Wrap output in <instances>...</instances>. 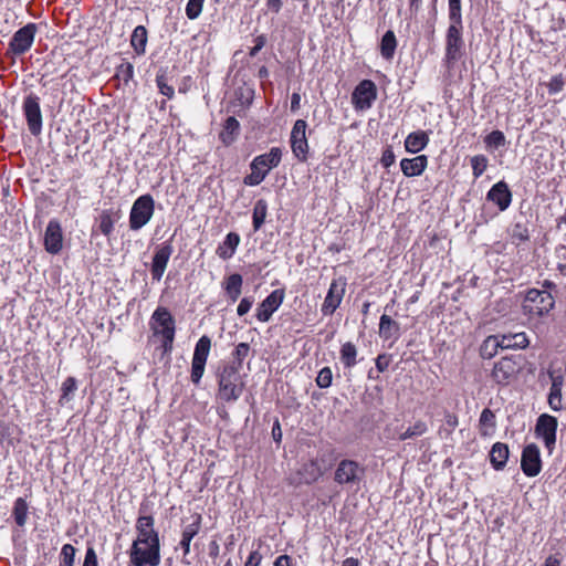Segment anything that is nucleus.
Segmentation results:
<instances>
[{
  "mask_svg": "<svg viewBox=\"0 0 566 566\" xmlns=\"http://www.w3.org/2000/svg\"><path fill=\"white\" fill-rule=\"evenodd\" d=\"M357 348L356 346L347 342L343 344L340 348V360L346 368H352L357 364Z\"/></svg>",
  "mask_w": 566,
  "mask_h": 566,
  "instance_id": "e433bc0d",
  "label": "nucleus"
},
{
  "mask_svg": "<svg viewBox=\"0 0 566 566\" xmlns=\"http://www.w3.org/2000/svg\"><path fill=\"white\" fill-rule=\"evenodd\" d=\"M76 389H77L76 379L74 377H67L63 381L62 387H61L62 395L60 398V403L70 401L72 399V395L75 392Z\"/></svg>",
  "mask_w": 566,
  "mask_h": 566,
  "instance_id": "79ce46f5",
  "label": "nucleus"
},
{
  "mask_svg": "<svg viewBox=\"0 0 566 566\" xmlns=\"http://www.w3.org/2000/svg\"><path fill=\"white\" fill-rule=\"evenodd\" d=\"M252 304H253V300L248 298V297L242 298L237 308L238 315L239 316L245 315L251 310Z\"/></svg>",
  "mask_w": 566,
  "mask_h": 566,
  "instance_id": "bf43d9fd",
  "label": "nucleus"
},
{
  "mask_svg": "<svg viewBox=\"0 0 566 566\" xmlns=\"http://www.w3.org/2000/svg\"><path fill=\"white\" fill-rule=\"evenodd\" d=\"M76 549L71 544H64L60 553V564L74 566Z\"/></svg>",
  "mask_w": 566,
  "mask_h": 566,
  "instance_id": "37998d69",
  "label": "nucleus"
},
{
  "mask_svg": "<svg viewBox=\"0 0 566 566\" xmlns=\"http://www.w3.org/2000/svg\"><path fill=\"white\" fill-rule=\"evenodd\" d=\"M203 2H205V0H189L188 1L187 6H186V15L188 17V19L195 20L200 15V13L202 11Z\"/></svg>",
  "mask_w": 566,
  "mask_h": 566,
  "instance_id": "49530a36",
  "label": "nucleus"
},
{
  "mask_svg": "<svg viewBox=\"0 0 566 566\" xmlns=\"http://www.w3.org/2000/svg\"><path fill=\"white\" fill-rule=\"evenodd\" d=\"M155 211V200L150 195L138 197L129 212V228L133 231L140 230L151 219Z\"/></svg>",
  "mask_w": 566,
  "mask_h": 566,
  "instance_id": "6e6552de",
  "label": "nucleus"
},
{
  "mask_svg": "<svg viewBox=\"0 0 566 566\" xmlns=\"http://www.w3.org/2000/svg\"><path fill=\"white\" fill-rule=\"evenodd\" d=\"M449 21H462L461 0H448Z\"/></svg>",
  "mask_w": 566,
  "mask_h": 566,
  "instance_id": "3c124183",
  "label": "nucleus"
},
{
  "mask_svg": "<svg viewBox=\"0 0 566 566\" xmlns=\"http://www.w3.org/2000/svg\"><path fill=\"white\" fill-rule=\"evenodd\" d=\"M523 368V357L521 355L504 356L494 363L491 377L501 386L509 385Z\"/></svg>",
  "mask_w": 566,
  "mask_h": 566,
  "instance_id": "423d86ee",
  "label": "nucleus"
},
{
  "mask_svg": "<svg viewBox=\"0 0 566 566\" xmlns=\"http://www.w3.org/2000/svg\"><path fill=\"white\" fill-rule=\"evenodd\" d=\"M266 6L270 11L279 13L282 8V0H268Z\"/></svg>",
  "mask_w": 566,
  "mask_h": 566,
  "instance_id": "338daca9",
  "label": "nucleus"
},
{
  "mask_svg": "<svg viewBox=\"0 0 566 566\" xmlns=\"http://www.w3.org/2000/svg\"><path fill=\"white\" fill-rule=\"evenodd\" d=\"M23 114L28 124V128L33 136H39L42 132V113L40 107V97L34 93H30L23 99Z\"/></svg>",
  "mask_w": 566,
  "mask_h": 566,
  "instance_id": "9d476101",
  "label": "nucleus"
},
{
  "mask_svg": "<svg viewBox=\"0 0 566 566\" xmlns=\"http://www.w3.org/2000/svg\"><path fill=\"white\" fill-rule=\"evenodd\" d=\"M282 159V150L279 147H272L269 153L259 155L250 164L251 174L243 178L247 186L260 185L271 169L277 167Z\"/></svg>",
  "mask_w": 566,
  "mask_h": 566,
  "instance_id": "20e7f679",
  "label": "nucleus"
},
{
  "mask_svg": "<svg viewBox=\"0 0 566 566\" xmlns=\"http://www.w3.org/2000/svg\"><path fill=\"white\" fill-rule=\"evenodd\" d=\"M254 43H255L254 46L250 51L251 56L256 55L258 52L262 50V48L266 43V38L264 35H259L255 38Z\"/></svg>",
  "mask_w": 566,
  "mask_h": 566,
  "instance_id": "680f3d73",
  "label": "nucleus"
},
{
  "mask_svg": "<svg viewBox=\"0 0 566 566\" xmlns=\"http://www.w3.org/2000/svg\"><path fill=\"white\" fill-rule=\"evenodd\" d=\"M326 471L317 459L304 463L294 474L290 475L289 482L292 485L311 484L317 481Z\"/></svg>",
  "mask_w": 566,
  "mask_h": 566,
  "instance_id": "f8f14e48",
  "label": "nucleus"
},
{
  "mask_svg": "<svg viewBox=\"0 0 566 566\" xmlns=\"http://www.w3.org/2000/svg\"><path fill=\"white\" fill-rule=\"evenodd\" d=\"M38 27L35 23H28L14 32L9 43V51L14 55L24 54L33 44Z\"/></svg>",
  "mask_w": 566,
  "mask_h": 566,
  "instance_id": "9b49d317",
  "label": "nucleus"
},
{
  "mask_svg": "<svg viewBox=\"0 0 566 566\" xmlns=\"http://www.w3.org/2000/svg\"><path fill=\"white\" fill-rule=\"evenodd\" d=\"M284 298L283 290H275L268 295L256 308V318L260 322H268L272 314L280 307Z\"/></svg>",
  "mask_w": 566,
  "mask_h": 566,
  "instance_id": "6ab92c4d",
  "label": "nucleus"
},
{
  "mask_svg": "<svg viewBox=\"0 0 566 566\" xmlns=\"http://www.w3.org/2000/svg\"><path fill=\"white\" fill-rule=\"evenodd\" d=\"M242 283V276L238 273L228 276L224 289L232 302H235L239 298L241 294Z\"/></svg>",
  "mask_w": 566,
  "mask_h": 566,
  "instance_id": "72a5a7b5",
  "label": "nucleus"
},
{
  "mask_svg": "<svg viewBox=\"0 0 566 566\" xmlns=\"http://www.w3.org/2000/svg\"><path fill=\"white\" fill-rule=\"evenodd\" d=\"M149 327L154 336L161 337L163 354L169 355L172 352L176 335V321L169 310L158 306L151 314Z\"/></svg>",
  "mask_w": 566,
  "mask_h": 566,
  "instance_id": "f257e3e1",
  "label": "nucleus"
},
{
  "mask_svg": "<svg viewBox=\"0 0 566 566\" xmlns=\"http://www.w3.org/2000/svg\"><path fill=\"white\" fill-rule=\"evenodd\" d=\"M268 213V203L264 199H259L253 208V229L254 231L260 230L263 226Z\"/></svg>",
  "mask_w": 566,
  "mask_h": 566,
  "instance_id": "4c0bfd02",
  "label": "nucleus"
},
{
  "mask_svg": "<svg viewBox=\"0 0 566 566\" xmlns=\"http://www.w3.org/2000/svg\"><path fill=\"white\" fill-rule=\"evenodd\" d=\"M555 306L551 292L530 289L522 301V313L528 321H535L549 314Z\"/></svg>",
  "mask_w": 566,
  "mask_h": 566,
  "instance_id": "7ed1b4c3",
  "label": "nucleus"
},
{
  "mask_svg": "<svg viewBox=\"0 0 566 566\" xmlns=\"http://www.w3.org/2000/svg\"><path fill=\"white\" fill-rule=\"evenodd\" d=\"M502 349H524L530 345V339L524 332L500 335Z\"/></svg>",
  "mask_w": 566,
  "mask_h": 566,
  "instance_id": "393cba45",
  "label": "nucleus"
},
{
  "mask_svg": "<svg viewBox=\"0 0 566 566\" xmlns=\"http://www.w3.org/2000/svg\"><path fill=\"white\" fill-rule=\"evenodd\" d=\"M428 166V157L426 155H419L413 158H403L400 161V168L406 177L420 176Z\"/></svg>",
  "mask_w": 566,
  "mask_h": 566,
  "instance_id": "b1692460",
  "label": "nucleus"
},
{
  "mask_svg": "<svg viewBox=\"0 0 566 566\" xmlns=\"http://www.w3.org/2000/svg\"><path fill=\"white\" fill-rule=\"evenodd\" d=\"M154 517L140 515L136 521L137 538L134 542L146 544V541L159 542L158 532L154 528Z\"/></svg>",
  "mask_w": 566,
  "mask_h": 566,
  "instance_id": "412c9836",
  "label": "nucleus"
},
{
  "mask_svg": "<svg viewBox=\"0 0 566 566\" xmlns=\"http://www.w3.org/2000/svg\"><path fill=\"white\" fill-rule=\"evenodd\" d=\"M201 521L202 517L200 514H196L193 516V522L186 525L181 533V539L179 542V547L182 549L184 556H182V564L190 565L191 562L187 559V556L190 553V543L193 539V537L199 533L201 527Z\"/></svg>",
  "mask_w": 566,
  "mask_h": 566,
  "instance_id": "aec40b11",
  "label": "nucleus"
},
{
  "mask_svg": "<svg viewBox=\"0 0 566 566\" xmlns=\"http://www.w3.org/2000/svg\"><path fill=\"white\" fill-rule=\"evenodd\" d=\"M82 566H97V556L94 548L88 547Z\"/></svg>",
  "mask_w": 566,
  "mask_h": 566,
  "instance_id": "052dcab7",
  "label": "nucleus"
},
{
  "mask_svg": "<svg viewBox=\"0 0 566 566\" xmlns=\"http://www.w3.org/2000/svg\"><path fill=\"white\" fill-rule=\"evenodd\" d=\"M240 130V123L233 116H230L226 119L223 128L219 135L220 140L226 145H231Z\"/></svg>",
  "mask_w": 566,
  "mask_h": 566,
  "instance_id": "7c9ffc66",
  "label": "nucleus"
},
{
  "mask_svg": "<svg viewBox=\"0 0 566 566\" xmlns=\"http://www.w3.org/2000/svg\"><path fill=\"white\" fill-rule=\"evenodd\" d=\"M486 199L495 203L501 211L506 210L512 201V192L505 181L496 182L486 193Z\"/></svg>",
  "mask_w": 566,
  "mask_h": 566,
  "instance_id": "4be33fe9",
  "label": "nucleus"
},
{
  "mask_svg": "<svg viewBox=\"0 0 566 566\" xmlns=\"http://www.w3.org/2000/svg\"><path fill=\"white\" fill-rule=\"evenodd\" d=\"M210 348V337L207 335L201 336L195 346L192 359L207 363Z\"/></svg>",
  "mask_w": 566,
  "mask_h": 566,
  "instance_id": "c9c22d12",
  "label": "nucleus"
},
{
  "mask_svg": "<svg viewBox=\"0 0 566 566\" xmlns=\"http://www.w3.org/2000/svg\"><path fill=\"white\" fill-rule=\"evenodd\" d=\"M484 143L488 147L500 148L505 145V136L501 130H493L484 138Z\"/></svg>",
  "mask_w": 566,
  "mask_h": 566,
  "instance_id": "a18cd8bd",
  "label": "nucleus"
},
{
  "mask_svg": "<svg viewBox=\"0 0 566 566\" xmlns=\"http://www.w3.org/2000/svg\"><path fill=\"white\" fill-rule=\"evenodd\" d=\"M474 179L480 178L488 168L489 160L484 155H475L470 159Z\"/></svg>",
  "mask_w": 566,
  "mask_h": 566,
  "instance_id": "a19ab883",
  "label": "nucleus"
},
{
  "mask_svg": "<svg viewBox=\"0 0 566 566\" xmlns=\"http://www.w3.org/2000/svg\"><path fill=\"white\" fill-rule=\"evenodd\" d=\"M156 83L159 92L165 95L167 98L171 99L175 95V90L171 85L168 84L167 78L164 74H158L156 76Z\"/></svg>",
  "mask_w": 566,
  "mask_h": 566,
  "instance_id": "de8ad7c7",
  "label": "nucleus"
},
{
  "mask_svg": "<svg viewBox=\"0 0 566 566\" xmlns=\"http://www.w3.org/2000/svg\"><path fill=\"white\" fill-rule=\"evenodd\" d=\"M218 395L226 402L237 401L244 389V381L240 375L239 366L228 364L218 375Z\"/></svg>",
  "mask_w": 566,
  "mask_h": 566,
  "instance_id": "f03ea898",
  "label": "nucleus"
},
{
  "mask_svg": "<svg viewBox=\"0 0 566 566\" xmlns=\"http://www.w3.org/2000/svg\"><path fill=\"white\" fill-rule=\"evenodd\" d=\"M562 397H548V405L554 411L563 409Z\"/></svg>",
  "mask_w": 566,
  "mask_h": 566,
  "instance_id": "0e129e2a",
  "label": "nucleus"
},
{
  "mask_svg": "<svg viewBox=\"0 0 566 566\" xmlns=\"http://www.w3.org/2000/svg\"><path fill=\"white\" fill-rule=\"evenodd\" d=\"M206 363L192 359L191 361V381L198 385L203 376Z\"/></svg>",
  "mask_w": 566,
  "mask_h": 566,
  "instance_id": "864d4df0",
  "label": "nucleus"
},
{
  "mask_svg": "<svg viewBox=\"0 0 566 566\" xmlns=\"http://www.w3.org/2000/svg\"><path fill=\"white\" fill-rule=\"evenodd\" d=\"M510 450L507 444L502 442H496L493 444L490 451V462L495 470L504 469L507 459H509Z\"/></svg>",
  "mask_w": 566,
  "mask_h": 566,
  "instance_id": "bb28decb",
  "label": "nucleus"
},
{
  "mask_svg": "<svg viewBox=\"0 0 566 566\" xmlns=\"http://www.w3.org/2000/svg\"><path fill=\"white\" fill-rule=\"evenodd\" d=\"M377 97L376 85L370 80L361 81L352 94V102L356 109L364 111L371 107Z\"/></svg>",
  "mask_w": 566,
  "mask_h": 566,
  "instance_id": "2eb2a0df",
  "label": "nucleus"
},
{
  "mask_svg": "<svg viewBox=\"0 0 566 566\" xmlns=\"http://www.w3.org/2000/svg\"><path fill=\"white\" fill-rule=\"evenodd\" d=\"M261 559V554L258 551H253L250 553L244 566H259Z\"/></svg>",
  "mask_w": 566,
  "mask_h": 566,
  "instance_id": "e2e57ef3",
  "label": "nucleus"
},
{
  "mask_svg": "<svg viewBox=\"0 0 566 566\" xmlns=\"http://www.w3.org/2000/svg\"><path fill=\"white\" fill-rule=\"evenodd\" d=\"M346 285L347 283L344 277H338L332 281L321 308L323 315H332L337 310L345 295Z\"/></svg>",
  "mask_w": 566,
  "mask_h": 566,
  "instance_id": "4468645a",
  "label": "nucleus"
},
{
  "mask_svg": "<svg viewBox=\"0 0 566 566\" xmlns=\"http://www.w3.org/2000/svg\"><path fill=\"white\" fill-rule=\"evenodd\" d=\"M129 560L134 566H158L160 564V542L146 541V544L133 542Z\"/></svg>",
  "mask_w": 566,
  "mask_h": 566,
  "instance_id": "0eeeda50",
  "label": "nucleus"
},
{
  "mask_svg": "<svg viewBox=\"0 0 566 566\" xmlns=\"http://www.w3.org/2000/svg\"><path fill=\"white\" fill-rule=\"evenodd\" d=\"M459 420L457 415L452 412H446L444 415V426L440 429V433L444 432L446 436H450L452 431L458 427Z\"/></svg>",
  "mask_w": 566,
  "mask_h": 566,
  "instance_id": "8fccbe9b",
  "label": "nucleus"
},
{
  "mask_svg": "<svg viewBox=\"0 0 566 566\" xmlns=\"http://www.w3.org/2000/svg\"><path fill=\"white\" fill-rule=\"evenodd\" d=\"M147 43V30L144 25H138L133 31L130 36V44L134 48L137 54H143L145 52Z\"/></svg>",
  "mask_w": 566,
  "mask_h": 566,
  "instance_id": "f704fd0d",
  "label": "nucleus"
},
{
  "mask_svg": "<svg viewBox=\"0 0 566 566\" xmlns=\"http://www.w3.org/2000/svg\"><path fill=\"white\" fill-rule=\"evenodd\" d=\"M239 243H240L239 234L235 232H230L227 234L224 241L221 244H219V247L217 249V254L222 260H228L233 256Z\"/></svg>",
  "mask_w": 566,
  "mask_h": 566,
  "instance_id": "c756f323",
  "label": "nucleus"
},
{
  "mask_svg": "<svg viewBox=\"0 0 566 566\" xmlns=\"http://www.w3.org/2000/svg\"><path fill=\"white\" fill-rule=\"evenodd\" d=\"M400 335V326L394 321L390 316L384 314L379 321V336L380 338L388 339H397Z\"/></svg>",
  "mask_w": 566,
  "mask_h": 566,
  "instance_id": "cd10ccee",
  "label": "nucleus"
},
{
  "mask_svg": "<svg viewBox=\"0 0 566 566\" xmlns=\"http://www.w3.org/2000/svg\"><path fill=\"white\" fill-rule=\"evenodd\" d=\"M557 419L549 415H541L535 426V433L543 438L545 447L553 451L556 442Z\"/></svg>",
  "mask_w": 566,
  "mask_h": 566,
  "instance_id": "dca6fc26",
  "label": "nucleus"
},
{
  "mask_svg": "<svg viewBox=\"0 0 566 566\" xmlns=\"http://www.w3.org/2000/svg\"><path fill=\"white\" fill-rule=\"evenodd\" d=\"M62 229L57 221L51 220L46 227L44 234L45 250L52 254H56L62 249Z\"/></svg>",
  "mask_w": 566,
  "mask_h": 566,
  "instance_id": "5701e85b",
  "label": "nucleus"
},
{
  "mask_svg": "<svg viewBox=\"0 0 566 566\" xmlns=\"http://www.w3.org/2000/svg\"><path fill=\"white\" fill-rule=\"evenodd\" d=\"M521 468L525 475L536 476L542 470L539 449L532 443L523 449L521 458Z\"/></svg>",
  "mask_w": 566,
  "mask_h": 566,
  "instance_id": "f3484780",
  "label": "nucleus"
},
{
  "mask_svg": "<svg viewBox=\"0 0 566 566\" xmlns=\"http://www.w3.org/2000/svg\"><path fill=\"white\" fill-rule=\"evenodd\" d=\"M396 160V156L391 149V147H387L384 151H382V155H381V158H380V163L381 165L385 167V168H388L390 167L391 165H394Z\"/></svg>",
  "mask_w": 566,
  "mask_h": 566,
  "instance_id": "4d7b16f0",
  "label": "nucleus"
},
{
  "mask_svg": "<svg viewBox=\"0 0 566 566\" xmlns=\"http://www.w3.org/2000/svg\"><path fill=\"white\" fill-rule=\"evenodd\" d=\"M563 86H564V81H563L562 75L553 76L551 78L549 83L547 84L548 92L551 94H556V93L560 92L563 90Z\"/></svg>",
  "mask_w": 566,
  "mask_h": 566,
  "instance_id": "6e6d98bb",
  "label": "nucleus"
},
{
  "mask_svg": "<svg viewBox=\"0 0 566 566\" xmlns=\"http://www.w3.org/2000/svg\"><path fill=\"white\" fill-rule=\"evenodd\" d=\"M379 49H380V54L385 60H387V61L392 60L396 49H397V39H396L394 31L388 30L382 35Z\"/></svg>",
  "mask_w": 566,
  "mask_h": 566,
  "instance_id": "2f4dec72",
  "label": "nucleus"
},
{
  "mask_svg": "<svg viewBox=\"0 0 566 566\" xmlns=\"http://www.w3.org/2000/svg\"><path fill=\"white\" fill-rule=\"evenodd\" d=\"M28 503L24 499L18 497L14 501L12 515L18 526L23 527L28 520Z\"/></svg>",
  "mask_w": 566,
  "mask_h": 566,
  "instance_id": "58836bf2",
  "label": "nucleus"
},
{
  "mask_svg": "<svg viewBox=\"0 0 566 566\" xmlns=\"http://www.w3.org/2000/svg\"><path fill=\"white\" fill-rule=\"evenodd\" d=\"M307 124L304 119H297L291 132V148L294 156L302 163L307 160L308 143L306 139Z\"/></svg>",
  "mask_w": 566,
  "mask_h": 566,
  "instance_id": "ddd939ff",
  "label": "nucleus"
},
{
  "mask_svg": "<svg viewBox=\"0 0 566 566\" xmlns=\"http://www.w3.org/2000/svg\"><path fill=\"white\" fill-rule=\"evenodd\" d=\"M499 348H502L500 335L488 336L481 345L480 355L484 359H491L497 354Z\"/></svg>",
  "mask_w": 566,
  "mask_h": 566,
  "instance_id": "473e14b6",
  "label": "nucleus"
},
{
  "mask_svg": "<svg viewBox=\"0 0 566 566\" xmlns=\"http://www.w3.org/2000/svg\"><path fill=\"white\" fill-rule=\"evenodd\" d=\"M548 375H549V378L552 380V386L553 387H557V388H562L563 387V382H564L563 376H560V375L556 376L553 371H549Z\"/></svg>",
  "mask_w": 566,
  "mask_h": 566,
  "instance_id": "774afa93",
  "label": "nucleus"
},
{
  "mask_svg": "<svg viewBox=\"0 0 566 566\" xmlns=\"http://www.w3.org/2000/svg\"><path fill=\"white\" fill-rule=\"evenodd\" d=\"M333 374L329 367H324L319 370L316 377V385L319 388H328L332 385Z\"/></svg>",
  "mask_w": 566,
  "mask_h": 566,
  "instance_id": "603ef678",
  "label": "nucleus"
},
{
  "mask_svg": "<svg viewBox=\"0 0 566 566\" xmlns=\"http://www.w3.org/2000/svg\"><path fill=\"white\" fill-rule=\"evenodd\" d=\"M428 143L429 136L427 132H412L405 139V148L408 153L416 154L426 148Z\"/></svg>",
  "mask_w": 566,
  "mask_h": 566,
  "instance_id": "a878e982",
  "label": "nucleus"
},
{
  "mask_svg": "<svg viewBox=\"0 0 566 566\" xmlns=\"http://www.w3.org/2000/svg\"><path fill=\"white\" fill-rule=\"evenodd\" d=\"M463 51V21L450 22L446 33V65L452 67L462 57Z\"/></svg>",
  "mask_w": 566,
  "mask_h": 566,
  "instance_id": "39448f33",
  "label": "nucleus"
},
{
  "mask_svg": "<svg viewBox=\"0 0 566 566\" xmlns=\"http://www.w3.org/2000/svg\"><path fill=\"white\" fill-rule=\"evenodd\" d=\"M120 218L119 211L112 209L103 210L98 216V229L99 231L109 237L114 230L115 222Z\"/></svg>",
  "mask_w": 566,
  "mask_h": 566,
  "instance_id": "c85d7f7f",
  "label": "nucleus"
},
{
  "mask_svg": "<svg viewBox=\"0 0 566 566\" xmlns=\"http://www.w3.org/2000/svg\"><path fill=\"white\" fill-rule=\"evenodd\" d=\"M134 76V66L129 62H123L116 70V77L127 84Z\"/></svg>",
  "mask_w": 566,
  "mask_h": 566,
  "instance_id": "c03bdc74",
  "label": "nucleus"
},
{
  "mask_svg": "<svg viewBox=\"0 0 566 566\" xmlns=\"http://www.w3.org/2000/svg\"><path fill=\"white\" fill-rule=\"evenodd\" d=\"M390 364V356L387 354H380L376 358V368L379 373L387 370Z\"/></svg>",
  "mask_w": 566,
  "mask_h": 566,
  "instance_id": "13d9d810",
  "label": "nucleus"
},
{
  "mask_svg": "<svg viewBox=\"0 0 566 566\" xmlns=\"http://www.w3.org/2000/svg\"><path fill=\"white\" fill-rule=\"evenodd\" d=\"M250 346L248 343H240L237 345L233 357L234 361L232 364H235V366H239V369H241L242 363L244 358L249 355Z\"/></svg>",
  "mask_w": 566,
  "mask_h": 566,
  "instance_id": "09e8293b",
  "label": "nucleus"
},
{
  "mask_svg": "<svg viewBox=\"0 0 566 566\" xmlns=\"http://www.w3.org/2000/svg\"><path fill=\"white\" fill-rule=\"evenodd\" d=\"M480 424L484 427H495V415L489 408L483 409L480 416Z\"/></svg>",
  "mask_w": 566,
  "mask_h": 566,
  "instance_id": "5fc2aeb1",
  "label": "nucleus"
},
{
  "mask_svg": "<svg viewBox=\"0 0 566 566\" xmlns=\"http://www.w3.org/2000/svg\"><path fill=\"white\" fill-rule=\"evenodd\" d=\"M365 476V469L354 460H342L335 470L334 481L339 485H359Z\"/></svg>",
  "mask_w": 566,
  "mask_h": 566,
  "instance_id": "1a4fd4ad",
  "label": "nucleus"
},
{
  "mask_svg": "<svg viewBox=\"0 0 566 566\" xmlns=\"http://www.w3.org/2000/svg\"><path fill=\"white\" fill-rule=\"evenodd\" d=\"M274 566H293L292 558L289 555H280L275 559Z\"/></svg>",
  "mask_w": 566,
  "mask_h": 566,
  "instance_id": "69168bd1",
  "label": "nucleus"
},
{
  "mask_svg": "<svg viewBox=\"0 0 566 566\" xmlns=\"http://www.w3.org/2000/svg\"><path fill=\"white\" fill-rule=\"evenodd\" d=\"M428 430V426L422 420H417L412 426L407 428L403 432H401L398 437L400 441H405L407 439H413L416 437H420L424 434Z\"/></svg>",
  "mask_w": 566,
  "mask_h": 566,
  "instance_id": "ea45409f",
  "label": "nucleus"
},
{
  "mask_svg": "<svg viewBox=\"0 0 566 566\" xmlns=\"http://www.w3.org/2000/svg\"><path fill=\"white\" fill-rule=\"evenodd\" d=\"M172 251L174 249L169 243H163L156 249L150 268L153 280H161L167 268L168 261L172 254Z\"/></svg>",
  "mask_w": 566,
  "mask_h": 566,
  "instance_id": "a211bd4d",
  "label": "nucleus"
}]
</instances>
